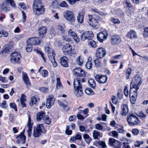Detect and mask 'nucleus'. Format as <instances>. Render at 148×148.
<instances>
[{"instance_id":"nucleus-58","label":"nucleus","mask_w":148,"mask_h":148,"mask_svg":"<svg viewBox=\"0 0 148 148\" xmlns=\"http://www.w3.org/2000/svg\"><path fill=\"white\" fill-rule=\"evenodd\" d=\"M58 5V1L56 0L52 2L51 4V6L53 8H56Z\"/></svg>"},{"instance_id":"nucleus-40","label":"nucleus","mask_w":148,"mask_h":148,"mask_svg":"<svg viewBox=\"0 0 148 148\" xmlns=\"http://www.w3.org/2000/svg\"><path fill=\"white\" fill-rule=\"evenodd\" d=\"M121 146V142L119 141L116 140L112 147L114 148H120Z\"/></svg>"},{"instance_id":"nucleus-6","label":"nucleus","mask_w":148,"mask_h":148,"mask_svg":"<svg viewBox=\"0 0 148 148\" xmlns=\"http://www.w3.org/2000/svg\"><path fill=\"white\" fill-rule=\"evenodd\" d=\"M21 56L19 52L16 51L12 53L10 55L11 61L14 63H17L19 61Z\"/></svg>"},{"instance_id":"nucleus-23","label":"nucleus","mask_w":148,"mask_h":148,"mask_svg":"<svg viewBox=\"0 0 148 148\" xmlns=\"http://www.w3.org/2000/svg\"><path fill=\"white\" fill-rule=\"evenodd\" d=\"M127 37L131 39H136L137 36L136 33L134 31L132 30L129 32L126 35Z\"/></svg>"},{"instance_id":"nucleus-27","label":"nucleus","mask_w":148,"mask_h":148,"mask_svg":"<svg viewBox=\"0 0 148 148\" xmlns=\"http://www.w3.org/2000/svg\"><path fill=\"white\" fill-rule=\"evenodd\" d=\"M38 31L39 36L41 37H43L45 36L47 32V28L45 27H41L38 29Z\"/></svg>"},{"instance_id":"nucleus-12","label":"nucleus","mask_w":148,"mask_h":148,"mask_svg":"<svg viewBox=\"0 0 148 148\" xmlns=\"http://www.w3.org/2000/svg\"><path fill=\"white\" fill-rule=\"evenodd\" d=\"M72 48V46L70 44L67 43L63 46L62 51L65 55H68L71 53Z\"/></svg>"},{"instance_id":"nucleus-55","label":"nucleus","mask_w":148,"mask_h":148,"mask_svg":"<svg viewBox=\"0 0 148 148\" xmlns=\"http://www.w3.org/2000/svg\"><path fill=\"white\" fill-rule=\"evenodd\" d=\"M99 145L102 148L107 147V146L106 145L105 142L104 141H99Z\"/></svg>"},{"instance_id":"nucleus-28","label":"nucleus","mask_w":148,"mask_h":148,"mask_svg":"<svg viewBox=\"0 0 148 148\" xmlns=\"http://www.w3.org/2000/svg\"><path fill=\"white\" fill-rule=\"evenodd\" d=\"M92 135L94 139H99L100 138L102 137V134L97 130H94L92 131Z\"/></svg>"},{"instance_id":"nucleus-31","label":"nucleus","mask_w":148,"mask_h":148,"mask_svg":"<svg viewBox=\"0 0 148 148\" xmlns=\"http://www.w3.org/2000/svg\"><path fill=\"white\" fill-rule=\"evenodd\" d=\"M84 62V58L82 57L81 56H78L75 60L76 64L79 66H81Z\"/></svg>"},{"instance_id":"nucleus-49","label":"nucleus","mask_w":148,"mask_h":148,"mask_svg":"<svg viewBox=\"0 0 148 148\" xmlns=\"http://www.w3.org/2000/svg\"><path fill=\"white\" fill-rule=\"evenodd\" d=\"M132 69L130 68H128L126 70V79H128L130 78V75L131 73Z\"/></svg>"},{"instance_id":"nucleus-11","label":"nucleus","mask_w":148,"mask_h":148,"mask_svg":"<svg viewBox=\"0 0 148 148\" xmlns=\"http://www.w3.org/2000/svg\"><path fill=\"white\" fill-rule=\"evenodd\" d=\"M121 41V39L120 36L115 34L112 36L111 38V42L112 45H117Z\"/></svg>"},{"instance_id":"nucleus-63","label":"nucleus","mask_w":148,"mask_h":148,"mask_svg":"<svg viewBox=\"0 0 148 148\" xmlns=\"http://www.w3.org/2000/svg\"><path fill=\"white\" fill-rule=\"evenodd\" d=\"M60 6L62 7L68 8V5L65 1H63L60 4Z\"/></svg>"},{"instance_id":"nucleus-41","label":"nucleus","mask_w":148,"mask_h":148,"mask_svg":"<svg viewBox=\"0 0 148 148\" xmlns=\"http://www.w3.org/2000/svg\"><path fill=\"white\" fill-rule=\"evenodd\" d=\"M37 101L36 98L34 96L32 97L31 98V101L30 103V106H32L33 104H37Z\"/></svg>"},{"instance_id":"nucleus-33","label":"nucleus","mask_w":148,"mask_h":148,"mask_svg":"<svg viewBox=\"0 0 148 148\" xmlns=\"http://www.w3.org/2000/svg\"><path fill=\"white\" fill-rule=\"evenodd\" d=\"M83 138L88 145H89L90 142L92 140V138L87 134H85L83 135Z\"/></svg>"},{"instance_id":"nucleus-62","label":"nucleus","mask_w":148,"mask_h":148,"mask_svg":"<svg viewBox=\"0 0 148 148\" xmlns=\"http://www.w3.org/2000/svg\"><path fill=\"white\" fill-rule=\"evenodd\" d=\"M138 116L142 118H145L146 116V115L141 111L139 112Z\"/></svg>"},{"instance_id":"nucleus-57","label":"nucleus","mask_w":148,"mask_h":148,"mask_svg":"<svg viewBox=\"0 0 148 148\" xmlns=\"http://www.w3.org/2000/svg\"><path fill=\"white\" fill-rule=\"evenodd\" d=\"M144 142L143 141H136L134 143V146L137 147L140 146V145L143 143Z\"/></svg>"},{"instance_id":"nucleus-13","label":"nucleus","mask_w":148,"mask_h":148,"mask_svg":"<svg viewBox=\"0 0 148 148\" xmlns=\"http://www.w3.org/2000/svg\"><path fill=\"white\" fill-rule=\"evenodd\" d=\"M106 52L105 49L103 47H99L97 49L96 57L97 58H102L105 56Z\"/></svg>"},{"instance_id":"nucleus-44","label":"nucleus","mask_w":148,"mask_h":148,"mask_svg":"<svg viewBox=\"0 0 148 148\" xmlns=\"http://www.w3.org/2000/svg\"><path fill=\"white\" fill-rule=\"evenodd\" d=\"M109 135L116 138H118V133L116 131H113L109 133Z\"/></svg>"},{"instance_id":"nucleus-56","label":"nucleus","mask_w":148,"mask_h":148,"mask_svg":"<svg viewBox=\"0 0 148 148\" xmlns=\"http://www.w3.org/2000/svg\"><path fill=\"white\" fill-rule=\"evenodd\" d=\"M10 107L14 110L16 111H17V106L15 103H10Z\"/></svg>"},{"instance_id":"nucleus-64","label":"nucleus","mask_w":148,"mask_h":148,"mask_svg":"<svg viewBox=\"0 0 148 148\" xmlns=\"http://www.w3.org/2000/svg\"><path fill=\"white\" fill-rule=\"evenodd\" d=\"M144 37L148 36V27H145L144 28Z\"/></svg>"},{"instance_id":"nucleus-50","label":"nucleus","mask_w":148,"mask_h":148,"mask_svg":"<svg viewBox=\"0 0 148 148\" xmlns=\"http://www.w3.org/2000/svg\"><path fill=\"white\" fill-rule=\"evenodd\" d=\"M40 72L42 76L43 77H45L48 75V71L46 70H42Z\"/></svg>"},{"instance_id":"nucleus-43","label":"nucleus","mask_w":148,"mask_h":148,"mask_svg":"<svg viewBox=\"0 0 148 148\" xmlns=\"http://www.w3.org/2000/svg\"><path fill=\"white\" fill-rule=\"evenodd\" d=\"M0 7L2 10L4 12H7L11 9L10 7L5 6L4 4H1Z\"/></svg>"},{"instance_id":"nucleus-30","label":"nucleus","mask_w":148,"mask_h":148,"mask_svg":"<svg viewBox=\"0 0 148 148\" xmlns=\"http://www.w3.org/2000/svg\"><path fill=\"white\" fill-rule=\"evenodd\" d=\"M20 101L22 107V108L25 107L26 106L25 103L26 101V96L25 95L22 94L21 95Z\"/></svg>"},{"instance_id":"nucleus-19","label":"nucleus","mask_w":148,"mask_h":148,"mask_svg":"<svg viewBox=\"0 0 148 148\" xmlns=\"http://www.w3.org/2000/svg\"><path fill=\"white\" fill-rule=\"evenodd\" d=\"M31 120L30 116L29 115H28V122L27 124V127H28V129L27 132L28 133V136L30 137L31 136L32 133V128L33 124L31 123Z\"/></svg>"},{"instance_id":"nucleus-34","label":"nucleus","mask_w":148,"mask_h":148,"mask_svg":"<svg viewBox=\"0 0 148 148\" xmlns=\"http://www.w3.org/2000/svg\"><path fill=\"white\" fill-rule=\"evenodd\" d=\"M88 83L89 84V86L92 88H94L96 86L95 82L93 79H89L88 81Z\"/></svg>"},{"instance_id":"nucleus-54","label":"nucleus","mask_w":148,"mask_h":148,"mask_svg":"<svg viewBox=\"0 0 148 148\" xmlns=\"http://www.w3.org/2000/svg\"><path fill=\"white\" fill-rule=\"evenodd\" d=\"M88 112L89 110L88 108H85L84 110H83L82 113L84 116L85 118H86L88 116Z\"/></svg>"},{"instance_id":"nucleus-51","label":"nucleus","mask_w":148,"mask_h":148,"mask_svg":"<svg viewBox=\"0 0 148 148\" xmlns=\"http://www.w3.org/2000/svg\"><path fill=\"white\" fill-rule=\"evenodd\" d=\"M94 127L95 129L99 130H101L103 128L102 126L99 123L95 124L94 125Z\"/></svg>"},{"instance_id":"nucleus-16","label":"nucleus","mask_w":148,"mask_h":148,"mask_svg":"<svg viewBox=\"0 0 148 148\" xmlns=\"http://www.w3.org/2000/svg\"><path fill=\"white\" fill-rule=\"evenodd\" d=\"M24 130L22 132L20 135L18 136L17 138H18L16 143L19 144L20 143L24 144L26 141V136L24 134Z\"/></svg>"},{"instance_id":"nucleus-46","label":"nucleus","mask_w":148,"mask_h":148,"mask_svg":"<svg viewBox=\"0 0 148 148\" xmlns=\"http://www.w3.org/2000/svg\"><path fill=\"white\" fill-rule=\"evenodd\" d=\"M25 48L26 51L27 52H29L31 51L32 49V45L31 44H28L27 42V44L25 46Z\"/></svg>"},{"instance_id":"nucleus-2","label":"nucleus","mask_w":148,"mask_h":148,"mask_svg":"<svg viewBox=\"0 0 148 148\" xmlns=\"http://www.w3.org/2000/svg\"><path fill=\"white\" fill-rule=\"evenodd\" d=\"M34 13L37 15H40L45 12V8L41 0H34L33 6Z\"/></svg>"},{"instance_id":"nucleus-4","label":"nucleus","mask_w":148,"mask_h":148,"mask_svg":"<svg viewBox=\"0 0 148 148\" xmlns=\"http://www.w3.org/2000/svg\"><path fill=\"white\" fill-rule=\"evenodd\" d=\"M45 50L46 53L48 54V57L53 64L54 67H56L57 64L56 62L55 59V54L54 53V50L47 46L45 47Z\"/></svg>"},{"instance_id":"nucleus-60","label":"nucleus","mask_w":148,"mask_h":148,"mask_svg":"<svg viewBox=\"0 0 148 148\" xmlns=\"http://www.w3.org/2000/svg\"><path fill=\"white\" fill-rule=\"evenodd\" d=\"M122 148H131V147L128 143L123 142Z\"/></svg>"},{"instance_id":"nucleus-5","label":"nucleus","mask_w":148,"mask_h":148,"mask_svg":"<svg viewBox=\"0 0 148 148\" xmlns=\"http://www.w3.org/2000/svg\"><path fill=\"white\" fill-rule=\"evenodd\" d=\"M127 117V121L130 125L134 126L140 123V121L138 118L134 114H129Z\"/></svg>"},{"instance_id":"nucleus-22","label":"nucleus","mask_w":148,"mask_h":148,"mask_svg":"<svg viewBox=\"0 0 148 148\" xmlns=\"http://www.w3.org/2000/svg\"><path fill=\"white\" fill-rule=\"evenodd\" d=\"M27 42L31 45H35L39 44L40 43V41L38 38L33 37L29 38L27 41Z\"/></svg>"},{"instance_id":"nucleus-15","label":"nucleus","mask_w":148,"mask_h":148,"mask_svg":"<svg viewBox=\"0 0 148 148\" xmlns=\"http://www.w3.org/2000/svg\"><path fill=\"white\" fill-rule=\"evenodd\" d=\"M73 74L75 76L81 77H85V74L84 72L81 68H77L73 71Z\"/></svg>"},{"instance_id":"nucleus-3","label":"nucleus","mask_w":148,"mask_h":148,"mask_svg":"<svg viewBox=\"0 0 148 148\" xmlns=\"http://www.w3.org/2000/svg\"><path fill=\"white\" fill-rule=\"evenodd\" d=\"M46 132V130L42 124H38L36 128H34L33 135L34 137H38Z\"/></svg>"},{"instance_id":"nucleus-45","label":"nucleus","mask_w":148,"mask_h":148,"mask_svg":"<svg viewBox=\"0 0 148 148\" xmlns=\"http://www.w3.org/2000/svg\"><path fill=\"white\" fill-rule=\"evenodd\" d=\"M117 96L118 98L121 99H122L123 96V91L121 89H119L118 90Z\"/></svg>"},{"instance_id":"nucleus-17","label":"nucleus","mask_w":148,"mask_h":148,"mask_svg":"<svg viewBox=\"0 0 148 148\" xmlns=\"http://www.w3.org/2000/svg\"><path fill=\"white\" fill-rule=\"evenodd\" d=\"M108 78L106 75H97L95 76V79L99 83L103 84L106 82Z\"/></svg>"},{"instance_id":"nucleus-18","label":"nucleus","mask_w":148,"mask_h":148,"mask_svg":"<svg viewBox=\"0 0 148 148\" xmlns=\"http://www.w3.org/2000/svg\"><path fill=\"white\" fill-rule=\"evenodd\" d=\"M55 102V99L53 95H52L49 96L47 99L46 102V106L48 108H50L51 106H52Z\"/></svg>"},{"instance_id":"nucleus-10","label":"nucleus","mask_w":148,"mask_h":148,"mask_svg":"<svg viewBox=\"0 0 148 148\" xmlns=\"http://www.w3.org/2000/svg\"><path fill=\"white\" fill-rule=\"evenodd\" d=\"M142 79L139 75H136L134 76L132 79L131 84L140 87L142 84Z\"/></svg>"},{"instance_id":"nucleus-47","label":"nucleus","mask_w":148,"mask_h":148,"mask_svg":"<svg viewBox=\"0 0 148 148\" xmlns=\"http://www.w3.org/2000/svg\"><path fill=\"white\" fill-rule=\"evenodd\" d=\"M85 92L86 94L88 95H92L94 94V92L90 88H88L85 90Z\"/></svg>"},{"instance_id":"nucleus-1","label":"nucleus","mask_w":148,"mask_h":148,"mask_svg":"<svg viewBox=\"0 0 148 148\" xmlns=\"http://www.w3.org/2000/svg\"><path fill=\"white\" fill-rule=\"evenodd\" d=\"M81 80H79L77 79H75L73 82V85L74 87V92L76 96L78 97H81L83 94L82 84H80L81 82H84L85 80L84 79V77H83Z\"/></svg>"},{"instance_id":"nucleus-29","label":"nucleus","mask_w":148,"mask_h":148,"mask_svg":"<svg viewBox=\"0 0 148 148\" xmlns=\"http://www.w3.org/2000/svg\"><path fill=\"white\" fill-rule=\"evenodd\" d=\"M84 13L83 11L79 12L77 16V20L80 23H82L83 22Z\"/></svg>"},{"instance_id":"nucleus-25","label":"nucleus","mask_w":148,"mask_h":148,"mask_svg":"<svg viewBox=\"0 0 148 148\" xmlns=\"http://www.w3.org/2000/svg\"><path fill=\"white\" fill-rule=\"evenodd\" d=\"M99 17H97L96 19H94L92 22L89 23L90 25L95 29H97L99 28L98 21L99 20Z\"/></svg>"},{"instance_id":"nucleus-38","label":"nucleus","mask_w":148,"mask_h":148,"mask_svg":"<svg viewBox=\"0 0 148 148\" xmlns=\"http://www.w3.org/2000/svg\"><path fill=\"white\" fill-rule=\"evenodd\" d=\"M88 44L92 48H95L97 45L96 42L93 40H90L88 41Z\"/></svg>"},{"instance_id":"nucleus-39","label":"nucleus","mask_w":148,"mask_h":148,"mask_svg":"<svg viewBox=\"0 0 148 148\" xmlns=\"http://www.w3.org/2000/svg\"><path fill=\"white\" fill-rule=\"evenodd\" d=\"M100 59L101 58H97L94 60L95 66L96 68H98L101 66Z\"/></svg>"},{"instance_id":"nucleus-61","label":"nucleus","mask_w":148,"mask_h":148,"mask_svg":"<svg viewBox=\"0 0 148 148\" xmlns=\"http://www.w3.org/2000/svg\"><path fill=\"white\" fill-rule=\"evenodd\" d=\"M0 81L3 83H6L8 82L7 78L5 77L0 76Z\"/></svg>"},{"instance_id":"nucleus-32","label":"nucleus","mask_w":148,"mask_h":148,"mask_svg":"<svg viewBox=\"0 0 148 148\" xmlns=\"http://www.w3.org/2000/svg\"><path fill=\"white\" fill-rule=\"evenodd\" d=\"M45 113L42 111L38 112L36 115V120L37 121H40L42 119H43L44 116H45Z\"/></svg>"},{"instance_id":"nucleus-20","label":"nucleus","mask_w":148,"mask_h":148,"mask_svg":"<svg viewBox=\"0 0 148 148\" xmlns=\"http://www.w3.org/2000/svg\"><path fill=\"white\" fill-rule=\"evenodd\" d=\"M68 35L71 36L76 43L79 42V38L77 36L76 33L71 29H70L68 31Z\"/></svg>"},{"instance_id":"nucleus-8","label":"nucleus","mask_w":148,"mask_h":148,"mask_svg":"<svg viewBox=\"0 0 148 148\" xmlns=\"http://www.w3.org/2000/svg\"><path fill=\"white\" fill-rule=\"evenodd\" d=\"M63 17L67 21L70 22L74 21V13L71 11L66 10L63 13Z\"/></svg>"},{"instance_id":"nucleus-42","label":"nucleus","mask_w":148,"mask_h":148,"mask_svg":"<svg viewBox=\"0 0 148 148\" xmlns=\"http://www.w3.org/2000/svg\"><path fill=\"white\" fill-rule=\"evenodd\" d=\"M91 58H88V61L87 62L86 64V68L88 69H90L92 67V64L91 62Z\"/></svg>"},{"instance_id":"nucleus-7","label":"nucleus","mask_w":148,"mask_h":148,"mask_svg":"<svg viewBox=\"0 0 148 148\" xmlns=\"http://www.w3.org/2000/svg\"><path fill=\"white\" fill-rule=\"evenodd\" d=\"M94 35L91 31L85 32L83 33L80 36L81 39L82 41H84L86 39L90 40L94 37Z\"/></svg>"},{"instance_id":"nucleus-21","label":"nucleus","mask_w":148,"mask_h":148,"mask_svg":"<svg viewBox=\"0 0 148 148\" xmlns=\"http://www.w3.org/2000/svg\"><path fill=\"white\" fill-rule=\"evenodd\" d=\"M22 79L27 86H30L31 85L27 74L24 72H22Z\"/></svg>"},{"instance_id":"nucleus-9","label":"nucleus","mask_w":148,"mask_h":148,"mask_svg":"<svg viewBox=\"0 0 148 148\" xmlns=\"http://www.w3.org/2000/svg\"><path fill=\"white\" fill-rule=\"evenodd\" d=\"M139 88V87L131 84L129 93L130 97H136L137 95V91Z\"/></svg>"},{"instance_id":"nucleus-53","label":"nucleus","mask_w":148,"mask_h":148,"mask_svg":"<svg viewBox=\"0 0 148 148\" xmlns=\"http://www.w3.org/2000/svg\"><path fill=\"white\" fill-rule=\"evenodd\" d=\"M116 141V140H115L114 138H110L109 139V144L111 146H112L114 144V143Z\"/></svg>"},{"instance_id":"nucleus-36","label":"nucleus","mask_w":148,"mask_h":148,"mask_svg":"<svg viewBox=\"0 0 148 148\" xmlns=\"http://www.w3.org/2000/svg\"><path fill=\"white\" fill-rule=\"evenodd\" d=\"M65 25L63 24H62V25H58L57 29L58 31H60L61 33H64L65 32Z\"/></svg>"},{"instance_id":"nucleus-48","label":"nucleus","mask_w":148,"mask_h":148,"mask_svg":"<svg viewBox=\"0 0 148 148\" xmlns=\"http://www.w3.org/2000/svg\"><path fill=\"white\" fill-rule=\"evenodd\" d=\"M110 21L114 24H119L120 23V20L117 18L112 17L110 18Z\"/></svg>"},{"instance_id":"nucleus-24","label":"nucleus","mask_w":148,"mask_h":148,"mask_svg":"<svg viewBox=\"0 0 148 148\" xmlns=\"http://www.w3.org/2000/svg\"><path fill=\"white\" fill-rule=\"evenodd\" d=\"M68 58L66 56H64L60 58V63L62 66L67 67L68 66Z\"/></svg>"},{"instance_id":"nucleus-52","label":"nucleus","mask_w":148,"mask_h":148,"mask_svg":"<svg viewBox=\"0 0 148 148\" xmlns=\"http://www.w3.org/2000/svg\"><path fill=\"white\" fill-rule=\"evenodd\" d=\"M39 90L42 92H47L48 91V88L46 87H40Z\"/></svg>"},{"instance_id":"nucleus-59","label":"nucleus","mask_w":148,"mask_h":148,"mask_svg":"<svg viewBox=\"0 0 148 148\" xmlns=\"http://www.w3.org/2000/svg\"><path fill=\"white\" fill-rule=\"evenodd\" d=\"M8 2L10 3V5L13 7L14 8L16 7V5L13 0H6Z\"/></svg>"},{"instance_id":"nucleus-37","label":"nucleus","mask_w":148,"mask_h":148,"mask_svg":"<svg viewBox=\"0 0 148 148\" xmlns=\"http://www.w3.org/2000/svg\"><path fill=\"white\" fill-rule=\"evenodd\" d=\"M56 87L59 90H62L63 88V86L60 82V78H57L56 79Z\"/></svg>"},{"instance_id":"nucleus-14","label":"nucleus","mask_w":148,"mask_h":148,"mask_svg":"<svg viewBox=\"0 0 148 148\" xmlns=\"http://www.w3.org/2000/svg\"><path fill=\"white\" fill-rule=\"evenodd\" d=\"M108 33L106 31H104L97 34V37L98 40L100 42H102L106 40L108 36Z\"/></svg>"},{"instance_id":"nucleus-35","label":"nucleus","mask_w":148,"mask_h":148,"mask_svg":"<svg viewBox=\"0 0 148 148\" xmlns=\"http://www.w3.org/2000/svg\"><path fill=\"white\" fill-rule=\"evenodd\" d=\"M43 122L46 124H49L51 122V119L47 115H46L43 118Z\"/></svg>"},{"instance_id":"nucleus-26","label":"nucleus","mask_w":148,"mask_h":148,"mask_svg":"<svg viewBox=\"0 0 148 148\" xmlns=\"http://www.w3.org/2000/svg\"><path fill=\"white\" fill-rule=\"evenodd\" d=\"M121 114L122 116H126L128 113V106L127 104L122 105L121 106Z\"/></svg>"}]
</instances>
